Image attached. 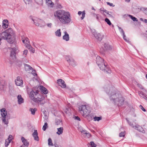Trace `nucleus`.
Segmentation results:
<instances>
[{
	"label": "nucleus",
	"instance_id": "obj_1",
	"mask_svg": "<svg viewBox=\"0 0 147 147\" xmlns=\"http://www.w3.org/2000/svg\"><path fill=\"white\" fill-rule=\"evenodd\" d=\"M102 90L105 92L108 96L110 100L121 106L123 104L124 99L121 96L116 92L115 89L108 85H105Z\"/></svg>",
	"mask_w": 147,
	"mask_h": 147
},
{
	"label": "nucleus",
	"instance_id": "obj_2",
	"mask_svg": "<svg viewBox=\"0 0 147 147\" xmlns=\"http://www.w3.org/2000/svg\"><path fill=\"white\" fill-rule=\"evenodd\" d=\"M54 16L61 23L68 25L71 21L70 13L63 10H57L54 13Z\"/></svg>",
	"mask_w": 147,
	"mask_h": 147
},
{
	"label": "nucleus",
	"instance_id": "obj_3",
	"mask_svg": "<svg viewBox=\"0 0 147 147\" xmlns=\"http://www.w3.org/2000/svg\"><path fill=\"white\" fill-rule=\"evenodd\" d=\"M0 37L2 40H6L10 44H13L15 41L14 33L11 28H8L0 33Z\"/></svg>",
	"mask_w": 147,
	"mask_h": 147
},
{
	"label": "nucleus",
	"instance_id": "obj_4",
	"mask_svg": "<svg viewBox=\"0 0 147 147\" xmlns=\"http://www.w3.org/2000/svg\"><path fill=\"white\" fill-rule=\"evenodd\" d=\"M38 90H32L29 93L30 98L35 102H39L42 101L43 98L39 93Z\"/></svg>",
	"mask_w": 147,
	"mask_h": 147
},
{
	"label": "nucleus",
	"instance_id": "obj_5",
	"mask_svg": "<svg viewBox=\"0 0 147 147\" xmlns=\"http://www.w3.org/2000/svg\"><path fill=\"white\" fill-rule=\"evenodd\" d=\"M96 61L100 69L104 70L105 72L108 73H111V70L108 68L107 66L104 63V60L100 56H98L96 57Z\"/></svg>",
	"mask_w": 147,
	"mask_h": 147
},
{
	"label": "nucleus",
	"instance_id": "obj_6",
	"mask_svg": "<svg viewBox=\"0 0 147 147\" xmlns=\"http://www.w3.org/2000/svg\"><path fill=\"white\" fill-rule=\"evenodd\" d=\"M89 107L86 105H81L79 107V111L84 116H87L90 112Z\"/></svg>",
	"mask_w": 147,
	"mask_h": 147
},
{
	"label": "nucleus",
	"instance_id": "obj_7",
	"mask_svg": "<svg viewBox=\"0 0 147 147\" xmlns=\"http://www.w3.org/2000/svg\"><path fill=\"white\" fill-rule=\"evenodd\" d=\"M5 109H1V114L2 116V120L3 122L5 124H8V120L9 118L7 116V111Z\"/></svg>",
	"mask_w": 147,
	"mask_h": 147
},
{
	"label": "nucleus",
	"instance_id": "obj_8",
	"mask_svg": "<svg viewBox=\"0 0 147 147\" xmlns=\"http://www.w3.org/2000/svg\"><path fill=\"white\" fill-rule=\"evenodd\" d=\"M126 119L129 126L143 133H145V131L141 126L138 124H136L135 125H134L132 123L129 121L127 118H126Z\"/></svg>",
	"mask_w": 147,
	"mask_h": 147
},
{
	"label": "nucleus",
	"instance_id": "obj_9",
	"mask_svg": "<svg viewBox=\"0 0 147 147\" xmlns=\"http://www.w3.org/2000/svg\"><path fill=\"white\" fill-rule=\"evenodd\" d=\"M10 49H11L10 56L12 57H15L16 54L19 52L18 47H15L13 48H10Z\"/></svg>",
	"mask_w": 147,
	"mask_h": 147
},
{
	"label": "nucleus",
	"instance_id": "obj_10",
	"mask_svg": "<svg viewBox=\"0 0 147 147\" xmlns=\"http://www.w3.org/2000/svg\"><path fill=\"white\" fill-rule=\"evenodd\" d=\"M15 82L16 85L17 86H21L23 84V81L22 80V78L20 77H18L16 80H15Z\"/></svg>",
	"mask_w": 147,
	"mask_h": 147
},
{
	"label": "nucleus",
	"instance_id": "obj_11",
	"mask_svg": "<svg viewBox=\"0 0 147 147\" xmlns=\"http://www.w3.org/2000/svg\"><path fill=\"white\" fill-rule=\"evenodd\" d=\"M57 83L58 85L62 88H65L66 87L65 82L62 79H60L57 80Z\"/></svg>",
	"mask_w": 147,
	"mask_h": 147
},
{
	"label": "nucleus",
	"instance_id": "obj_12",
	"mask_svg": "<svg viewBox=\"0 0 147 147\" xmlns=\"http://www.w3.org/2000/svg\"><path fill=\"white\" fill-rule=\"evenodd\" d=\"M21 140L23 143L22 146L24 147H28L29 145V143L27 140L24 137L21 138Z\"/></svg>",
	"mask_w": 147,
	"mask_h": 147
},
{
	"label": "nucleus",
	"instance_id": "obj_13",
	"mask_svg": "<svg viewBox=\"0 0 147 147\" xmlns=\"http://www.w3.org/2000/svg\"><path fill=\"white\" fill-rule=\"evenodd\" d=\"M38 133L37 130H35L33 133L32 134L33 137L34 138V139L36 141H38L39 140V138L38 136Z\"/></svg>",
	"mask_w": 147,
	"mask_h": 147
},
{
	"label": "nucleus",
	"instance_id": "obj_14",
	"mask_svg": "<svg viewBox=\"0 0 147 147\" xmlns=\"http://www.w3.org/2000/svg\"><path fill=\"white\" fill-rule=\"evenodd\" d=\"M94 36L96 39L99 41L101 40L102 38V36L100 33L94 34Z\"/></svg>",
	"mask_w": 147,
	"mask_h": 147
},
{
	"label": "nucleus",
	"instance_id": "obj_15",
	"mask_svg": "<svg viewBox=\"0 0 147 147\" xmlns=\"http://www.w3.org/2000/svg\"><path fill=\"white\" fill-rule=\"evenodd\" d=\"M24 66L25 70L26 71H30L31 70H33L32 67L30 66L28 64H24Z\"/></svg>",
	"mask_w": 147,
	"mask_h": 147
},
{
	"label": "nucleus",
	"instance_id": "obj_16",
	"mask_svg": "<svg viewBox=\"0 0 147 147\" xmlns=\"http://www.w3.org/2000/svg\"><path fill=\"white\" fill-rule=\"evenodd\" d=\"M46 4L48 7L51 8L53 7L54 5V3L51 0H46Z\"/></svg>",
	"mask_w": 147,
	"mask_h": 147
},
{
	"label": "nucleus",
	"instance_id": "obj_17",
	"mask_svg": "<svg viewBox=\"0 0 147 147\" xmlns=\"http://www.w3.org/2000/svg\"><path fill=\"white\" fill-rule=\"evenodd\" d=\"M63 38L66 41L69 40V35L66 32H64V35L63 37Z\"/></svg>",
	"mask_w": 147,
	"mask_h": 147
},
{
	"label": "nucleus",
	"instance_id": "obj_18",
	"mask_svg": "<svg viewBox=\"0 0 147 147\" xmlns=\"http://www.w3.org/2000/svg\"><path fill=\"white\" fill-rule=\"evenodd\" d=\"M138 93L140 96L147 100V95H145L142 92L139 91L138 92Z\"/></svg>",
	"mask_w": 147,
	"mask_h": 147
},
{
	"label": "nucleus",
	"instance_id": "obj_19",
	"mask_svg": "<svg viewBox=\"0 0 147 147\" xmlns=\"http://www.w3.org/2000/svg\"><path fill=\"white\" fill-rule=\"evenodd\" d=\"M18 103L19 104H21L24 102V99L20 95H18L17 97Z\"/></svg>",
	"mask_w": 147,
	"mask_h": 147
},
{
	"label": "nucleus",
	"instance_id": "obj_20",
	"mask_svg": "<svg viewBox=\"0 0 147 147\" xmlns=\"http://www.w3.org/2000/svg\"><path fill=\"white\" fill-rule=\"evenodd\" d=\"M3 27L4 29H5L8 27V21L6 20H4L3 22Z\"/></svg>",
	"mask_w": 147,
	"mask_h": 147
},
{
	"label": "nucleus",
	"instance_id": "obj_21",
	"mask_svg": "<svg viewBox=\"0 0 147 147\" xmlns=\"http://www.w3.org/2000/svg\"><path fill=\"white\" fill-rule=\"evenodd\" d=\"M65 59L69 63L70 62H73L74 59L69 56H66Z\"/></svg>",
	"mask_w": 147,
	"mask_h": 147
},
{
	"label": "nucleus",
	"instance_id": "obj_22",
	"mask_svg": "<svg viewBox=\"0 0 147 147\" xmlns=\"http://www.w3.org/2000/svg\"><path fill=\"white\" fill-rule=\"evenodd\" d=\"M40 88L41 90L45 94H47L48 93V90H47V89H46L45 87L42 86H40Z\"/></svg>",
	"mask_w": 147,
	"mask_h": 147
},
{
	"label": "nucleus",
	"instance_id": "obj_23",
	"mask_svg": "<svg viewBox=\"0 0 147 147\" xmlns=\"http://www.w3.org/2000/svg\"><path fill=\"white\" fill-rule=\"evenodd\" d=\"M63 127H60L57 128V134L59 135L61 134L63 132Z\"/></svg>",
	"mask_w": 147,
	"mask_h": 147
},
{
	"label": "nucleus",
	"instance_id": "obj_24",
	"mask_svg": "<svg viewBox=\"0 0 147 147\" xmlns=\"http://www.w3.org/2000/svg\"><path fill=\"white\" fill-rule=\"evenodd\" d=\"M32 20L34 22V24L37 26H39L40 24L39 23V20L38 19H32Z\"/></svg>",
	"mask_w": 147,
	"mask_h": 147
},
{
	"label": "nucleus",
	"instance_id": "obj_25",
	"mask_svg": "<svg viewBox=\"0 0 147 147\" xmlns=\"http://www.w3.org/2000/svg\"><path fill=\"white\" fill-rule=\"evenodd\" d=\"M104 47L105 49H104V51H105V50H110L111 49L110 46L107 44H104Z\"/></svg>",
	"mask_w": 147,
	"mask_h": 147
},
{
	"label": "nucleus",
	"instance_id": "obj_26",
	"mask_svg": "<svg viewBox=\"0 0 147 147\" xmlns=\"http://www.w3.org/2000/svg\"><path fill=\"white\" fill-rule=\"evenodd\" d=\"M55 34L56 36L60 37L61 36V32L60 29H58L55 32Z\"/></svg>",
	"mask_w": 147,
	"mask_h": 147
},
{
	"label": "nucleus",
	"instance_id": "obj_27",
	"mask_svg": "<svg viewBox=\"0 0 147 147\" xmlns=\"http://www.w3.org/2000/svg\"><path fill=\"white\" fill-rule=\"evenodd\" d=\"M141 11H143L147 15V8L144 7H140Z\"/></svg>",
	"mask_w": 147,
	"mask_h": 147
},
{
	"label": "nucleus",
	"instance_id": "obj_28",
	"mask_svg": "<svg viewBox=\"0 0 147 147\" xmlns=\"http://www.w3.org/2000/svg\"><path fill=\"white\" fill-rule=\"evenodd\" d=\"M22 42L26 44H28L29 43L28 39V38H26L25 39L22 38Z\"/></svg>",
	"mask_w": 147,
	"mask_h": 147
},
{
	"label": "nucleus",
	"instance_id": "obj_29",
	"mask_svg": "<svg viewBox=\"0 0 147 147\" xmlns=\"http://www.w3.org/2000/svg\"><path fill=\"white\" fill-rule=\"evenodd\" d=\"M37 110V109L36 108L32 109L30 108L29 109V111L31 112V114L33 115H34L35 114V111Z\"/></svg>",
	"mask_w": 147,
	"mask_h": 147
},
{
	"label": "nucleus",
	"instance_id": "obj_30",
	"mask_svg": "<svg viewBox=\"0 0 147 147\" xmlns=\"http://www.w3.org/2000/svg\"><path fill=\"white\" fill-rule=\"evenodd\" d=\"M36 3L39 5H42L43 4L42 0H34Z\"/></svg>",
	"mask_w": 147,
	"mask_h": 147
},
{
	"label": "nucleus",
	"instance_id": "obj_31",
	"mask_svg": "<svg viewBox=\"0 0 147 147\" xmlns=\"http://www.w3.org/2000/svg\"><path fill=\"white\" fill-rule=\"evenodd\" d=\"M11 141L9 139H7L5 140V146L7 147L9 145V143Z\"/></svg>",
	"mask_w": 147,
	"mask_h": 147
},
{
	"label": "nucleus",
	"instance_id": "obj_32",
	"mask_svg": "<svg viewBox=\"0 0 147 147\" xmlns=\"http://www.w3.org/2000/svg\"><path fill=\"white\" fill-rule=\"evenodd\" d=\"M128 16L134 21H138V20L135 17L131 15H128Z\"/></svg>",
	"mask_w": 147,
	"mask_h": 147
},
{
	"label": "nucleus",
	"instance_id": "obj_33",
	"mask_svg": "<svg viewBox=\"0 0 147 147\" xmlns=\"http://www.w3.org/2000/svg\"><path fill=\"white\" fill-rule=\"evenodd\" d=\"M61 121L59 119H56L55 120V124L56 125H59L61 123Z\"/></svg>",
	"mask_w": 147,
	"mask_h": 147
},
{
	"label": "nucleus",
	"instance_id": "obj_34",
	"mask_svg": "<svg viewBox=\"0 0 147 147\" xmlns=\"http://www.w3.org/2000/svg\"><path fill=\"white\" fill-rule=\"evenodd\" d=\"M94 121H99L101 119V117H94Z\"/></svg>",
	"mask_w": 147,
	"mask_h": 147
},
{
	"label": "nucleus",
	"instance_id": "obj_35",
	"mask_svg": "<svg viewBox=\"0 0 147 147\" xmlns=\"http://www.w3.org/2000/svg\"><path fill=\"white\" fill-rule=\"evenodd\" d=\"M48 127V124L46 122L45 123L44 125L43 126L42 129L44 131H45L47 128Z\"/></svg>",
	"mask_w": 147,
	"mask_h": 147
},
{
	"label": "nucleus",
	"instance_id": "obj_36",
	"mask_svg": "<svg viewBox=\"0 0 147 147\" xmlns=\"http://www.w3.org/2000/svg\"><path fill=\"white\" fill-rule=\"evenodd\" d=\"M89 145L90 146V147L89 146H88V147H96V145L93 142H90V144H89Z\"/></svg>",
	"mask_w": 147,
	"mask_h": 147
},
{
	"label": "nucleus",
	"instance_id": "obj_37",
	"mask_svg": "<svg viewBox=\"0 0 147 147\" xmlns=\"http://www.w3.org/2000/svg\"><path fill=\"white\" fill-rule=\"evenodd\" d=\"M93 16L95 17H96V19L98 20L99 18L100 17V16L99 14H96L95 13H93Z\"/></svg>",
	"mask_w": 147,
	"mask_h": 147
},
{
	"label": "nucleus",
	"instance_id": "obj_38",
	"mask_svg": "<svg viewBox=\"0 0 147 147\" xmlns=\"http://www.w3.org/2000/svg\"><path fill=\"white\" fill-rule=\"evenodd\" d=\"M24 2L26 4H29L32 3V0H24Z\"/></svg>",
	"mask_w": 147,
	"mask_h": 147
},
{
	"label": "nucleus",
	"instance_id": "obj_39",
	"mask_svg": "<svg viewBox=\"0 0 147 147\" xmlns=\"http://www.w3.org/2000/svg\"><path fill=\"white\" fill-rule=\"evenodd\" d=\"M48 145L49 146H53V144L52 142V141L51 138H49L48 140Z\"/></svg>",
	"mask_w": 147,
	"mask_h": 147
},
{
	"label": "nucleus",
	"instance_id": "obj_40",
	"mask_svg": "<svg viewBox=\"0 0 147 147\" xmlns=\"http://www.w3.org/2000/svg\"><path fill=\"white\" fill-rule=\"evenodd\" d=\"M105 21L107 23V24L109 25L111 24V23L110 20L107 18H106L105 19Z\"/></svg>",
	"mask_w": 147,
	"mask_h": 147
},
{
	"label": "nucleus",
	"instance_id": "obj_41",
	"mask_svg": "<svg viewBox=\"0 0 147 147\" xmlns=\"http://www.w3.org/2000/svg\"><path fill=\"white\" fill-rule=\"evenodd\" d=\"M31 70L32 71L31 73L34 76H35L37 75V74L36 73V71L35 70L33 69L32 70Z\"/></svg>",
	"mask_w": 147,
	"mask_h": 147
},
{
	"label": "nucleus",
	"instance_id": "obj_42",
	"mask_svg": "<svg viewBox=\"0 0 147 147\" xmlns=\"http://www.w3.org/2000/svg\"><path fill=\"white\" fill-rule=\"evenodd\" d=\"M28 50H25L23 51V55L24 57H25L28 53Z\"/></svg>",
	"mask_w": 147,
	"mask_h": 147
},
{
	"label": "nucleus",
	"instance_id": "obj_43",
	"mask_svg": "<svg viewBox=\"0 0 147 147\" xmlns=\"http://www.w3.org/2000/svg\"><path fill=\"white\" fill-rule=\"evenodd\" d=\"M118 28H119V31H120V32L121 33V34H124L125 33L123 30L122 28L119 27V26H118Z\"/></svg>",
	"mask_w": 147,
	"mask_h": 147
},
{
	"label": "nucleus",
	"instance_id": "obj_44",
	"mask_svg": "<svg viewBox=\"0 0 147 147\" xmlns=\"http://www.w3.org/2000/svg\"><path fill=\"white\" fill-rule=\"evenodd\" d=\"M125 135V132H122L119 134V136L120 137H124Z\"/></svg>",
	"mask_w": 147,
	"mask_h": 147
},
{
	"label": "nucleus",
	"instance_id": "obj_45",
	"mask_svg": "<svg viewBox=\"0 0 147 147\" xmlns=\"http://www.w3.org/2000/svg\"><path fill=\"white\" fill-rule=\"evenodd\" d=\"M69 63L70 65H71L73 67H74L76 65V64L74 60L73 62H70Z\"/></svg>",
	"mask_w": 147,
	"mask_h": 147
},
{
	"label": "nucleus",
	"instance_id": "obj_46",
	"mask_svg": "<svg viewBox=\"0 0 147 147\" xmlns=\"http://www.w3.org/2000/svg\"><path fill=\"white\" fill-rule=\"evenodd\" d=\"M123 38L125 40V41L128 42H129V40L127 39L126 38V36L125 34V33L124 34H123Z\"/></svg>",
	"mask_w": 147,
	"mask_h": 147
},
{
	"label": "nucleus",
	"instance_id": "obj_47",
	"mask_svg": "<svg viewBox=\"0 0 147 147\" xmlns=\"http://www.w3.org/2000/svg\"><path fill=\"white\" fill-rule=\"evenodd\" d=\"M46 25L48 27L51 28H52L53 24L51 23H47L46 24Z\"/></svg>",
	"mask_w": 147,
	"mask_h": 147
},
{
	"label": "nucleus",
	"instance_id": "obj_48",
	"mask_svg": "<svg viewBox=\"0 0 147 147\" xmlns=\"http://www.w3.org/2000/svg\"><path fill=\"white\" fill-rule=\"evenodd\" d=\"M104 10H105V9L104 8H101L100 9V13L102 14H103L104 13Z\"/></svg>",
	"mask_w": 147,
	"mask_h": 147
},
{
	"label": "nucleus",
	"instance_id": "obj_49",
	"mask_svg": "<svg viewBox=\"0 0 147 147\" xmlns=\"http://www.w3.org/2000/svg\"><path fill=\"white\" fill-rule=\"evenodd\" d=\"M137 86L141 89V90H144V88L141 84H137Z\"/></svg>",
	"mask_w": 147,
	"mask_h": 147
},
{
	"label": "nucleus",
	"instance_id": "obj_50",
	"mask_svg": "<svg viewBox=\"0 0 147 147\" xmlns=\"http://www.w3.org/2000/svg\"><path fill=\"white\" fill-rule=\"evenodd\" d=\"M135 12L136 13H138L140 12V11H141V10L140 9V8H136L135 9Z\"/></svg>",
	"mask_w": 147,
	"mask_h": 147
},
{
	"label": "nucleus",
	"instance_id": "obj_51",
	"mask_svg": "<svg viewBox=\"0 0 147 147\" xmlns=\"http://www.w3.org/2000/svg\"><path fill=\"white\" fill-rule=\"evenodd\" d=\"M82 17H81V19L83 20L85 17V13L84 12H83L82 13Z\"/></svg>",
	"mask_w": 147,
	"mask_h": 147
},
{
	"label": "nucleus",
	"instance_id": "obj_52",
	"mask_svg": "<svg viewBox=\"0 0 147 147\" xmlns=\"http://www.w3.org/2000/svg\"><path fill=\"white\" fill-rule=\"evenodd\" d=\"M140 108L144 112L146 111V109L143 107L142 105H140Z\"/></svg>",
	"mask_w": 147,
	"mask_h": 147
},
{
	"label": "nucleus",
	"instance_id": "obj_53",
	"mask_svg": "<svg viewBox=\"0 0 147 147\" xmlns=\"http://www.w3.org/2000/svg\"><path fill=\"white\" fill-rule=\"evenodd\" d=\"M29 43L28 44H26V47L28 49H30L32 48V47L29 44Z\"/></svg>",
	"mask_w": 147,
	"mask_h": 147
},
{
	"label": "nucleus",
	"instance_id": "obj_54",
	"mask_svg": "<svg viewBox=\"0 0 147 147\" xmlns=\"http://www.w3.org/2000/svg\"><path fill=\"white\" fill-rule=\"evenodd\" d=\"M107 3L108 5H109L111 6L114 7L115 5H113V3H110L107 2Z\"/></svg>",
	"mask_w": 147,
	"mask_h": 147
},
{
	"label": "nucleus",
	"instance_id": "obj_55",
	"mask_svg": "<svg viewBox=\"0 0 147 147\" xmlns=\"http://www.w3.org/2000/svg\"><path fill=\"white\" fill-rule=\"evenodd\" d=\"M74 119L78 121H80V118L78 116H75L74 117Z\"/></svg>",
	"mask_w": 147,
	"mask_h": 147
},
{
	"label": "nucleus",
	"instance_id": "obj_56",
	"mask_svg": "<svg viewBox=\"0 0 147 147\" xmlns=\"http://www.w3.org/2000/svg\"><path fill=\"white\" fill-rule=\"evenodd\" d=\"M57 7L59 9H61L62 8L61 4H57Z\"/></svg>",
	"mask_w": 147,
	"mask_h": 147
},
{
	"label": "nucleus",
	"instance_id": "obj_57",
	"mask_svg": "<svg viewBox=\"0 0 147 147\" xmlns=\"http://www.w3.org/2000/svg\"><path fill=\"white\" fill-rule=\"evenodd\" d=\"M12 136L11 135H9L8 137V138L7 139H9L10 141H11L13 139V138H12Z\"/></svg>",
	"mask_w": 147,
	"mask_h": 147
},
{
	"label": "nucleus",
	"instance_id": "obj_58",
	"mask_svg": "<svg viewBox=\"0 0 147 147\" xmlns=\"http://www.w3.org/2000/svg\"><path fill=\"white\" fill-rule=\"evenodd\" d=\"M91 32L92 34L94 35V34L96 33V32H95V30H91Z\"/></svg>",
	"mask_w": 147,
	"mask_h": 147
},
{
	"label": "nucleus",
	"instance_id": "obj_59",
	"mask_svg": "<svg viewBox=\"0 0 147 147\" xmlns=\"http://www.w3.org/2000/svg\"><path fill=\"white\" fill-rule=\"evenodd\" d=\"M90 134L88 132H87L86 134V136L88 138H89L90 136Z\"/></svg>",
	"mask_w": 147,
	"mask_h": 147
},
{
	"label": "nucleus",
	"instance_id": "obj_60",
	"mask_svg": "<svg viewBox=\"0 0 147 147\" xmlns=\"http://www.w3.org/2000/svg\"><path fill=\"white\" fill-rule=\"evenodd\" d=\"M81 132L83 134H86L87 133L86 131V130H83L82 131H81Z\"/></svg>",
	"mask_w": 147,
	"mask_h": 147
},
{
	"label": "nucleus",
	"instance_id": "obj_61",
	"mask_svg": "<svg viewBox=\"0 0 147 147\" xmlns=\"http://www.w3.org/2000/svg\"><path fill=\"white\" fill-rule=\"evenodd\" d=\"M30 49V51L31 52H32V53H34V49L32 47V48Z\"/></svg>",
	"mask_w": 147,
	"mask_h": 147
},
{
	"label": "nucleus",
	"instance_id": "obj_62",
	"mask_svg": "<svg viewBox=\"0 0 147 147\" xmlns=\"http://www.w3.org/2000/svg\"><path fill=\"white\" fill-rule=\"evenodd\" d=\"M109 11L106 10H104V12L107 13V14H109Z\"/></svg>",
	"mask_w": 147,
	"mask_h": 147
},
{
	"label": "nucleus",
	"instance_id": "obj_63",
	"mask_svg": "<svg viewBox=\"0 0 147 147\" xmlns=\"http://www.w3.org/2000/svg\"><path fill=\"white\" fill-rule=\"evenodd\" d=\"M82 12L81 11H79L78 12V14L79 15H80L81 14H82Z\"/></svg>",
	"mask_w": 147,
	"mask_h": 147
},
{
	"label": "nucleus",
	"instance_id": "obj_64",
	"mask_svg": "<svg viewBox=\"0 0 147 147\" xmlns=\"http://www.w3.org/2000/svg\"><path fill=\"white\" fill-rule=\"evenodd\" d=\"M54 146H55V147H59V146H58V145L57 144H55Z\"/></svg>",
	"mask_w": 147,
	"mask_h": 147
}]
</instances>
